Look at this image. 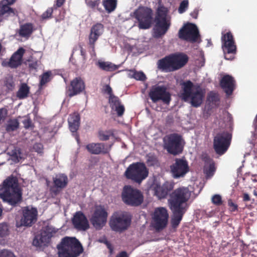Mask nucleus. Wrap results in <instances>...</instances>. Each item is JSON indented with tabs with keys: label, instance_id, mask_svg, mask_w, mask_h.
<instances>
[{
	"label": "nucleus",
	"instance_id": "17",
	"mask_svg": "<svg viewBox=\"0 0 257 257\" xmlns=\"http://www.w3.org/2000/svg\"><path fill=\"white\" fill-rule=\"evenodd\" d=\"M172 177L175 179L184 177L189 171L187 161L183 158H176L175 162L170 166Z\"/></svg>",
	"mask_w": 257,
	"mask_h": 257
},
{
	"label": "nucleus",
	"instance_id": "31",
	"mask_svg": "<svg viewBox=\"0 0 257 257\" xmlns=\"http://www.w3.org/2000/svg\"><path fill=\"white\" fill-rule=\"evenodd\" d=\"M80 115L77 112H75L69 115L68 121L71 132L74 133L78 130L80 125Z\"/></svg>",
	"mask_w": 257,
	"mask_h": 257
},
{
	"label": "nucleus",
	"instance_id": "27",
	"mask_svg": "<svg viewBox=\"0 0 257 257\" xmlns=\"http://www.w3.org/2000/svg\"><path fill=\"white\" fill-rule=\"evenodd\" d=\"M202 160L204 162L203 172L207 178H210L214 175L215 171L214 162L208 155L204 156Z\"/></svg>",
	"mask_w": 257,
	"mask_h": 257
},
{
	"label": "nucleus",
	"instance_id": "19",
	"mask_svg": "<svg viewBox=\"0 0 257 257\" xmlns=\"http://www.w3.org/2000/svg\"><path fill=\"white\" fill-rule=\"evenodd\" d=\"M38 211L36 208L26 206L23 209L20 226H31L37 220Z\"/></svg>",
	"mask_w": 257,
	"mask_h": 257
},
{
	"label": "nucleus",
	"instance_id": "53",
	"mask_svg": "<svg viewBox=\"0 0 257 257\" xmlns=\"http://www.w3.org/2000/svg\"><path fill=\"white\" fill-rule=\"evenodd\" d=\"M8 115V110L6 108H0V123L4 121Z\"/></svg>",
	"mask_w": 257,
	"mask_h": 257
},
{
	"label": "nucleus",
	"instance_id": "49",
	"mask_svg": "<svg viewBox=\"0 0 257 257\" xmlns=\"http://www.w3.org/2000/svg\"><path fill=\"white\" fill-rule=\"evenodd\" d=\"M22 122L24 124V127L26 129H28L30 127H32V126H33V124L32 123V120L30 118V117H27L26 119H25L24 120H23Z\"/></svg>",
	"mask_w": 257,
	"mask_h": 257
},
{
	"label": "nucleus",
	"instance_id": "8",
	"mask_svg": "<svg viewBox=\"0 0 257 257\" xmlns=\"http://www.w3.org/2000/svg\"><path fill=\"white\" fill-rule=\"evenodd\" d=\"M121 199L125 204L137 207L143 202L144 195L140 190L130 185H125L121 192Z\"/></svg>",
	"mask_w": 257,
	"mask_h": 257
},
{
	"label": "nucleus",
	"instance_id": "45",
	"mask_svg": "<svg viewBox=\"0 0 257 257\" xmlns=\"http://www.w3.org/2000/svg\"><path fill=\"white\" fill-rule=\"evenodd\" d=\"M211 201L216 206H220L222 204L221 196L219 194H215L212 197Z\"/></svg>",
	"mask_w": 257,
	"mask_h": 257
},
{
	"label": "nucleus",
	"instance_id": "18",
	"mask_svg": "<svg viewBox=\"0 0 257 257\" xmlns=\"http://www.w3.org/2000/svg\"><path fill=\"white\" fill-rule=\"evenodd\" d=\"M169 217V213L166 208H157L153 217L154 226L156 229L160 230L165 228L168 224Z\"/></svg>",
	"mask_w": 257,
	"mask_h": 257
},
{
	"label": "nucleus",
	"instance_id": "58",
	"mask_svg": "<svg viewBox=\"0 0 257 257\" xmlns=\"http://www.w3.org/2000/svg\"><path fill=\"white\" fill-rule=\"evenodd\" d=\"M102 91L103 93H107L109 96L114 95L112 94V90L109 85H105L103 86Z\"/></svg>",
	"mask_w": 257,
	"mask_h": 257
},
{
	"label": "nucleus",
	"instance_id": "54",
	"mask_svg": "<svg viewBox=\"0 0 257 257\" xmlns=\"http://www.w3.org/2000/svg\"><path fill=\"white\" fill-rule=\"evenodd\" d=\"M99 241L100 242L104 243L106 245L107 248L109 249L110 254H112L113 253V247L109 241H108L106 239L100 240Z\"/></svg>",
	"mask_w": 257,
	"mask_h": 257
},
{
	"label": "nucleus",
	"instance_id": "11",
	"mask_svg": "<svg viewBox=\"0 0 257 257\" xmlns=\"http://www.w3.org/2000/svg\"><path fill=\"white\" fill-rule=\"evenodd\" d=\"M232 135L227 131L218 133L213 139V149L220 156L224 154L228 149L231 141Z\"/></svg>",
	"mask_w": 257,
	"mask_h": 257
},
{
	"label": "nucleus",
	"instance_id": "38",
	"mask_svg": "<svg viewBox=\"0 0 257 257\" xmlns=\"http://www.w3.org/2000/svg\"><path fill=\"white\" fill-rule=\"evenodd\" d=\"M103 4L105 10L109 13L113 11L116 6L115 0H106L103 2Z\"/></svg>",
	"mask_w": 257,
	"mask_h": 257
},
{
	"label": "nucleus",
	"instance_id": "6",
	"mask_svg": "<svg viewBox=\"0 0 257 257\" xmlns=\"http://www.w3.org/2000/svg\"><path fill=\"white\" fill-rule=\"evenodd\" d=\"M168 10L163 5L158 7L155 19L156 23L154 28V37L155 38H160L164 35L169 30L170 23L167 20Z\"/></svg>",
	"mask_w": 257,
	"mask_h": 257
},
{
	"label": "nucleus",
	"instance_id": "21",
	"mask_svg": "<svg viewBox=\"0 0 257 257\" xmlns=\"http://www.w3.org/2000/svg\"><path fill=\"white\" fill-rule=\"evenodd\" d=\"M72 222L74 228L78 230L85 231L89 228L88 221L81 211H77L75 213Z\"/></svg>",
	"mask_w": 257,
	"mask_h": 257
},
{
	"label": "nucleus",
	"instance_id": "56",
	"mask_svg": "<svg viewBox=\"0 0 257 257\" xmlns=\"http://www.w3.org/2000/svg\"><path fill=\"white\" fill-rule=\"evenodd\" d=\"M116 111L118 116H122L124 112V107L123 105L117 106V107L114 108Z\"/></svg>",
	"mask_w": 257,
	"mask_h": 257
},
{
	"label": "nucleus",
	"instance_id": "29",
	"mask_svg": "<svg viewBox=\"0 0 257 257\" xmlns=\"http://www.w3.org/2000/svg\"><path fill=\"white\" fill-rule=\"evenodd\" d=\"M18 15L17 11L8 5L2 4L0 6V22L7 20L9 17H14Z\"/></svg>",
	"mask_w": 257,
	"mask_h": 257
},
{
	"label": "nucleus",
	"instance_id": "9",
	"mask_svg": "<svg viewBox=\"0 0 257 257\" xmlns=\"http://www.w3.org/2000/svg\"><path fill=\"white\" fill-rule=\"evenodd\" d=\"M153 11L150 8L140 6L133 13V17L138 22L140 29L146 30L152 26L153 20Z\"/></svg>",
	"mask_w": 257,
	"mask_h": 257
},
{
	"label": "nucleus",
	"instance_id": "34",
	"mask_svg": "<svg viewBox=\"0 0 257 257\" xmlns=\"http://www.w3.org/2000/svg\"><path fill=\"white\" fill-rule=\"evenodd\" d=\"M97 65L100 69L109 72L114 71L118 68V66L108 61H99Z\"/></svg>",
	"mask_w": 257,
	"mask_h": 257
},
{
	"label": "nucleus",
	"instance_id": "2",
	"mask_svg": "<svg viewBox=\"0 0 257 257\" xmlns=\"http://www.w3.org/2000/svg\"><path fill=\"white\" fill-rule=\"evenodd\" d=\"M0 197L12 206L21 202L22 192L16 177L11 175L4 181L0 189Z\"/></svg>",
	"mask_w": 257,
	"mask_h": 257
},
{
	"label": "nucleus",
	"instance_id": "16",
	"mask_svg": "<svg viewBox=\"0 0 257 257\" xmlns=\"http://www.w3.org/2000/svg\"><path fill=\"white\" fill-rule=\"evenodd\" d=\"M178 36L181 40L190 42H196L199 37V34L197 26L192 23H188L180 29Z\"/></svg>",
	"mask_w": 257,
	"mask_h": 257
},
{
	"label": "nucleus",
	"instance_id": "4",
	"mask_svg": "<svg viewBox=\"0 0 257 257\" xmlns=\"http://www.w3.org/2000/svg\"><path fill=\"white\" fill-rule=\"evenodd\" d=\"M56 247L59 257H78L84 250L81 243L75 237H63Z\"/></svg>",
	"mask_w": 257,
	"mask_h": 257
},
{
	"label": "nucleus",
	"instance_id": "64",
	"mask_svg": "<svg viewBox=\"0 0 257 257\" xmlns=\"http://www.w3.org/2000/svg\"><path fill=\"white\" fill-rule=\"evenodd\" d=\"M65 0H56V8H54V9H56L57 7H61L63 4L64 3ZM54 7L55 6H54Z\"/></svg>",
	"mask_w": 257,
	"mask_h": 257
},
{
	"label": "nucleus",
	"instance_id": "33",
	"mask_svg": "<svg viewBox=\"0 0 257 257\" xmlns=\"http://www.w3.org/2000/svg\"><path fill=\"white\" fill-rule=\"evenodd\" d=\"M20 126L19 120L17 118L9 119L5 125V130L7 133L17 131Z\"/></svg>",
	"mask_w": 257,
	"mask_h": 257
},
{
	"label": "nucleus",
	"instance_id": "39",
	"mask_svg": "<svg viewBox=\"0 0 257 257\" xmlns=\"http://www.w3.org/2000/svg\"><path fill=\"white\" fill-rule=\"evenodd\" d=\"M129 75L132 78H134L137 80L145 81L146 79V76L143 72H138L136 70H130Z\"/></svg>",
	"mask_w": 257,
	"mask_h": 257
},
{
	"label": "nucleus",
	"instance_id": "61",
	"mask_svg": "<svg viewBox=\"0 0 257 257\" xmlns=\"http://www.w3.org/2000/svg\"><path fill=\"white\" fill-rule=\"evenodd\" d=\"M21 152L20 151H16L14 152L12 154V156L16 158L18 161H19L20 159H21L22 158L21 157Z\"/></svg>",
	"mask_w": 257,
	"mask_h": 257
},
{
	"label": "nucleus",
	"instance_id": "14",
	"mask_svg": "<svg viewBox=\"0 0 257 257\" xmlns=\"http://www.w3.org/2000/svg\"><path fill=\"white\" fill-rule=\"evenodd\" d=\"M107 216L108 213L103 206H96L90 219V222L96 229L100 230L105 226Z\"/></svg>",
	"mask_w": 257,
	"mask_h": 257
},
{
	"label": "nucleus",
	"instance_id": "37",
	"mask_svg": "<svg viewBox=\"0 0 257 257\" xmlns=\"http://www.w3.org/2000/svg\"><path fill=\"white\" fill-rule=\"evenodd\" d=\"M221 42L222 44L229 43H235L233 36L231 32L229 31L226 33H222Z\"/></svg>",
	"mask_w": 257,
	"mask_h": 257
},
{
	"label": "nucleus",
	"instance_id": "3",
	"mask_svg": "<svg viewBox=\"0 0 257 257\" xmlns=\"http://www.w3.org/2000/svg\"><path fill=\"white\" fill-rule=\"evenodd\" d=\"M182 90L180 97L185 102L190 100V103L194 107H198L202 104L205 95V91L200 85H194L191 81L188 80L182 84Z\"/></svg>",
	"mask_w": 257,
	"mask_h": 257
},
{
	"label": "nucleus",
	"instance_id": "30",
	"mask_svg": "<svg viewBox=\"0 0 257 257\" xmlns=\"http://www.w3.org/2000/svg\"><path fill=\"white\" fill-rule=\"evenodd\" d=\"M35 30L33 24L26 23L20 25L18 33L21 37L29 38Z\"/></svg>",
	"mask_w": 257,
	"mask_h": 257
},
{
	"label": "nucleus",
	"instance_id": "15",
	"mask_svg": "<svg viewBox=\"0 0 257 257\" xmlns=\"http://www.w3.org/2000/svg\"><path fill=\"white\" fill-rule=\"evenodd\" d=\"M57 231V230L55 228L48 225L46 226L41 230L40 234L35 236L33 244L37 247L46 245L50 242L51 238Z\"/></svg>",
	"mask_w": 257,
	"mask_h": 257
},
{
	"label": "nucleus",
	"instance_id": "57",
	"mask_svg": "<svg viewBox=\"0 0 257 257\" xmlns=\"http://www.w3.org/2000/svg\"><path fill=\"white\" fill-rule=\"evenodd\" d=\"M34 150L38 153H42L43 151V146L41 143H36L33 146Z\"/></svg>",
	"mask_w": 257,
	"mask_h": 257
},
{
	"label": "nucleus",
	"instance_id": "59",
	"mask_svg": "<svg viewBox=\"0 0 257 257\" xmlns=\"http://www.w3.org/2000/svg\"><path fill=\"white\" fill-rule=\"evenodd\" d=\"M61 190L62 189H60V188L55 187V186H54V187H51L50 192L53 195L56 196L60 192Z\"/></svg>",
	"mask_w": 257,
	"mask_h": 257
},
{
	"label": "nucleus",
	"instance_id": "7",
	"mask_svg": "<svg viewBox=\"0 0 257 257\" xmlns=\"http://www.w3.org/2000/svg\"><path fill=\"white\" fill-rule=\"evenodd\" d=\"M149 175L146 165L142 162L133 163L126 169L124 175L127 179L140 184Z\"/></svg>",
	"mask_w": 257,
	"mask_h": 257
},
{
	"label": "nucleus",
	"instance_id": "28",
	"mask_svg": "<svg viewBox=\"0 0 257 257\" xmlns=\"http://www.w3.org/2000/svg\"><path fill=\"white\" fill-rule=\"evenodd\" d=\"M222 49L226 60H232L234 58V55L237 52V47L235 43L222 44Z\"/></svg>",
	"mask_w": 257,
	"mask_h": 257
},
{
	"label": "nucleus",
	"instance_id": "35",
	"mask_svg": "<svg viewBox=\"0 0 257 257\" xmlns=\"http://www.w3.org/2000/svg\"><path fill=\"white\" fill-rule=\"evenodd\" d=\"M30 92V87L25 83H22L17 92V96L19 99H24L28 97Z\"/></svg>",
	"mask_w": 257,
	"mask_h": 257
},
{
	"label": "nucleus",
	"instance_id": "50",
	"mask_svg": "<svg viewBox=\"0 0 257 257\" xmlns=\"http://www.w3.org/2000/svg\"><path fill=\"white\" fill-rule=\"evenodd\" d=\"M228 205L229 206V209L231 212L236 211L238 209V205L233 202L231 199L228 200Z\"/></svg>",
	"mask_w": 257,
	"mask_h": 257
},
{
	"label": "nucleus",
	"instance_id": "25",
	"mask_svg": "<svg viewBox=\"0 0 257 257\" xmlns=\"http://www.w3.org/2000/svg\"><path fill=\"white\" fill-rule=\"evenodd\" d=\"M235 80L233 77L229 75H224L220 80V85L226 95L232 94L235 89Z\"/></svg>",
	"mask_w": 257,
	"mask_h": 257
},
{
	"label": "nucleus",
	"instance_id": "60",
	"mask_svg": "<svg viewBox=\"0 0 257 257\" xmlns=\"http://www.w3.org/2000/svg\"><path fill=\"white\" fill-rule=\"evenodd\" d=\"M78 48L80 51V54L83 57V60H85L86 56L85 50L83 49L82 46L81 44L78 45Z\"/></svg>",
	"mask_w": 257,
	"mask_h": 257
},
{
	"label": "nucleus",
	"instance_id": "43",
	"mask_svg": "<svg viewBox=\"0 0 257 257\" xmlns=\"http://www.w3.org/2000/svg\"><path fill=\"white\" fill-rule=\"evenodd\" d=\"M51 75L50 72H46L44 73L41 76V80L40 82V85L41 86H43L46 83L50 81V77Z\"/></svg>",
	"mask_w": 257,
	"mask_h": 257
},
{
	"label": "nucleus",
	"instance_id": "22",
	"mask_svg": "<svg viewBox=\"0 0 257 257\" xmlns=\"http://www.w3.org/2000/svg\"><path fill=\"white\" fill-rule=\"evenodd\" d=\"M174 184L172 182L166 181L162 185L155 184L153 186L155 195L159 199L166 198L169 193L174 188Z\"/></svg>",
	"mask_w": 257,
	"mask_h": 257
},
{
	"label": "nucleus",
	"instance_id": "41",
	"mask_svg": "<svg viewBox=\"0 0 257 257\" xmlns=\"http://www.w3.org/2000/svg\"><path fill=\"white\" fill-rule=\"evenodd\" d=\"M9 228L8 224L2 223L0 224V237H3L9 234Z\"/></svg>",
	"mask_w": 257,
	"mask_h": 257
},
{
	"label": "nucleus",
	"instance_id": "36",
	"mask_svg": "<svg viewBox=\"0 0 257 257\" xmlns=\"http://www.w3.org/2000/svg\"><path fill=\"white\" fill-rule=\"evenodd\" d=\"M114 136V131L112 130L108 131H100L98 132V138L101 141H106L109 139L111 136Z\"/></svg>",
	"mask_w": 257,
	"mask_h": 257
},
{
	"label": "nucleus",
	"instance_id": "42",
	"mask_svg": "<svg viewBox=\"0 0 257 257\" xmlns=\"http://www.w3.org/2000/svg\"><path fill=\"white\" fill-rule=\"evenodd\" d=\"M207 100L210 102L216 104V102L219 101V98L217 93L211 91L209 93L207 96Z\"/></svg>",
	"mask_w": 257,
	"mask_h": 257
},
{
	"label": "nucleus",
	"instance_id": "23",
	"mask_svg": "<svg viewBox=\"0 0 257 257\" xmlns=\"http://www.w3.org/2000/svg\"><path fill=\"white\" fill-rule=\"evenodd\" d=\"M103 31V25L100 23H97L91 27L88 37V44L92 51H95V42L102 34Z\"/></svg>",
	"mask_w": 257,
	"mask_h": 257
},
{
	"label": "nucleus",
	"instance_id": "44",
	"mask_svg": "<svg viewBox=\"0 0 257 257\" xmlns=\"http://www.w3.org/2000/svg\"><path fill=\"white\" fill-rule=\"evenodd\" d=\"M188 6V0H183L181 2L180 4L179 7L178 8V12L180 14H182L184 13L187 9Z\"/></svg>",
	"mask_w": 257,
	"mask_h": 257
},
{
	"label": "nucleus",
	"instance_id": "48",
	"mask_svg": "<svg viewBox=\"0 0 257 257\" xmlns=\"http://www.w3.org/2000/svg\"><path fill=\"white\" fill-rule=\"evenodd\" d=\"M0 257H16L14 253L7 249L0 250Z\"/></svg>",
	"mask_w": 257,
	"mask_h": 257
},
{
	"label": "nucleus",
	"instance_id": "5",
	"mask_svg": "<svg viewBox=\"0 0 257 257\" xmlns=\"http://www.w3.org/2000/svg\"><path fill=\"white\" fill-rule=\"evenodd\" d=\"M188 61V57L183 53L172 54L158 60L159 70L164 72L176 71L184 66Z\"/></svg>",
	"mask_w": 257,
	"mask_h": 257
},
{
	"label": "nucleus",
	"instance_id": "40",
	"mask_svg": "<svg viewBox=\"0 0 257 257\" xmlns=\"http://www.w3.org/2000/svg\"><path fill=\"white\" fill-rule=\"evenodd\" d=\"M109 103L112 109H114V108L117 107V106L121 105L119 98L115 95L109 96Z\"/></svg>",
	"mask_w": 257,
	"mask_h": 257
},
{
	"label": "nucleus",
	"instance_id": "51",
	"mask_svg": "<svg viewBox=\"0 0 257 257\" xmlns=\"http://www.w3.org/2000/svg\"><path fill=\"white\" fill-rule=\"evenodd\" d=\"M157 163V158L153 156H149L147 160V163L149 166H154Z\"/></svg>",
	"mask_w": 257,
	"mask_h": 257
},
{
	"label": "nucleus",
	"instance_id": "26",
	"mask_svg": "<svg viewBox=\"0 0 257 257\" xmlns=\"http://www.w3.org/2000/svg\"><path fill=\"white\" fill-rule=\"evenodd\" d=\"M85 83L80 77H76L71 81L69 88V96H73L82 92L85 89Z\"/></svg>",
	"mask_w": 257,
	"mask_h": 257
},
{
	"label": "nucleus",
	"instance_id": "1",
	"mask_svg": "<svg viewBox=\"0 0 257 257\" xmlns=\"http://www.w3.org/2000/svg\"><path fill=\"white\" fill-rule=\"evenodd\" d=\"M191 196V191L186 187H179L170 194L168 202L172 212L171 224L173 228H177L182 220L188 209L187 203Z\"/></svg>",
	"mask_w": 257,
	"mask_h": 257
},
{
	"label": "nucleus",
	"instance_id": "47",
	"mask_svg": "<svg viewBox=\"0 0 257 257\" xmlns=\"http://www.w3.org/2000/svg\"><path fill=\"white\" fill-rule=\"evenodd\" d=\"M15 85V83L12 78L7 79L5 81V86L9 90H13Z\"/></svg>",
	"mask_w": 257,
	"mask_h": 257
},
{
	"label": "nucleus",
	"instance_id": "52",
	"mask_svg": "<svg viewBox=\"0 0 257 257\" xmlns=\"http://www.w3.org/2000/svg\"><path fill=\"white\" fill-rule=\"evenodd\" d=\"M87 5L91 9H94L96 7H98L100 4V0L92 1H86Z\"/></svg>",
	"mask_w": 257,
	"mask_h": 257
},
{
	"label": "nucleus",
	"instance_id": "20",
	"mask_svg": "<svg viewBox=\"0 0 257 257\" xmlns=\"http://www.w3.org/2000/svg\"><path fill=\"white\" fill-rule=\"evenodd\" d=\"M25 50L21 47L15 52L9 60H5L2 63L4 67H10L11 68H16L20 66L22 63V59Z\"/></svg>",
	"mask_w": 257,
	"mask_h": 257
},
{
	"label": "nucleus",
	"instance_id": "55",
	"mask_svg": "<svg viewBox=\"0 0 257 257\" xmlns=\"http://www.w3.org/2000/svg\"><path fill=\"white\" fill-rule=\"evenodd\" d=\"M99 241L100 242L104 243L106 245L107 248L109 249L110 254H112L113 253V247L109 241H108L106 239L100 240Z\"/></svg>",
	"mask_w": 257,
	"mask_h": 257
},
{
	"label": "nucleus",
	"instance_id": "46",
	"mask_svg": "<svg viewBox=\"0 0 257 257\" xmlns=\"http://www.w3.org/2000/svg\"><path fill=\"white\" fill-rule=\"evenodd\" d=\"M53 11V8H49L46 11L43 13L41 16V18L43 20H46L47 19L51 18L52 17V13Z\"/></svg>",
	"mask_w": 257,
	"mask_h": 257
},
{
	"label": "nucleus",
	"instance_id": "10",
	"mask_svg": "<svg viewBox=\"0 0 257 257\" xmlns=\"http://www.w3.org/2000/svg\"><path fill=\"white\" fill-rule=\"evenodd\" d=\"M182 141V137L180 135L177 133L169 134L164 138V148L171 155H179L184 148Z\"/></svg>",
	"mask_w": 257,
	"mask_h": 257
},
{
	"label": "nucleus",
	"instance_id": "62",
	"mask_svg": "<svg viewBox=\"0 0 257 257\" xmlns=\"http://www.w3.org/2000/svg\"><path fill=\"white\" fill-rule=\"evenodd\" d=\"M242 200L244 202L249 201L250 200V197L247 193H244L242 196Z\"/></svg>",
	"mask_w": 257,
	"mask_h": 257
},
{
	"label": "nucleus",
	"instance_id": "63",
	"mask_svg": "<svg viewBox=\"0 0 257 257\" xmlns=\"http://www.w3.org/2000/svg\"><path fill=\"white\" fill-rule=\"evenodd\" d=\"M115 257H128V254L125 251H122L117 254Z\"/></svg>",
	"mask_w": 257,
	"mask_h": 257
},
{
	"label": "nucleus",
	"instance_id": "13",
	"mask_svg": "<svg viewBox=\"0 0 257 257\" xmlns=\"http://www.w3.org/2000/svg\"><path fill=\"white\" fill-rule=\"evenodd\" d=\"M149 96L154 103L161 100L165 104H169L171 100V94L167 91V87L164 85L152 86L149 93Z\"/></svg>",
	"mask_w": 257,
	"mask_h": 257
},
{
	"label": "nucleus",
	"instance_id": "24",
	"mask_svg": "<svg viewBox=\"0 0 257 257\" xmlns=\"http://www.w3.org/2000/svg\"><path fill=\"white\" fill-rule=\"evenodd\" d=\"M85 149L92 155H105L108 154L110 149L107 148L103 143H91L85 146Z\"/></svg>",
	"mask_w": 257,
	"mask_h": 257
},
{
	"label": "nucleus",
	"instance_id": "12",
	"mask_svg": "<svg viewBox=\"0 0 257 257\" xmlns=\"http://www.w3.org/2000/svg\"><path fill=\"white\" fill-rule=\"evenodd\" d=\"M131 218L122 213L115 212L111 216L109 224L111 229L115 232H122L130 226Z\"/></svg>",
	"mask_w": 257,
	"mask_h": 257
},
{
	"label": "nucleus",
	"instance_id": "32",
	"mask_svg": "<svg viewBox=\"0 0 257 257\" xmlns=\"http://www.w3.org/2000/svg\"><path fill=\"white\" fill-rule=\"evenodd\" d=\"M53 183L55 187L62 189L65 188L68 183L67 176L64 174H59L57 175L55 177L53 178Z\"/></svg>",
	"mask_w": 257,
	"mask_h": 257
}]
</instances>
